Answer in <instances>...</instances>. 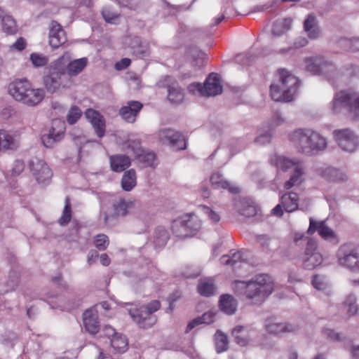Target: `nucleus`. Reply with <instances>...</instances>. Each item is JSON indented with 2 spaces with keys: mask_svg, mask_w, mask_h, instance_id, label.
Returning a JSON list of instances; mask_svg holds the SVG:
<instances>
[{
  "mask_svg": "<svg viewBox=\"0 0 359 359\" xmlns=\"http://www.w3.org/2000/svg\"><path fill=\"white\" fill-rule=\"evenodd\" d=\"M160 306V302L158 300H154L146 306L130 309L129 314L140 327L148 328L156 323V318L152 316V313L158 311Z\"/></svg>",
  "mask_w": 359,
  "mask_h": 359,
  "instance_id": "7",
  "label": "nucleus"
},
{
  "mask_svg": "<svg viewBox=\"0 0 359 359\" xmlns=\"http://www.w3.org/2000/svg\"><path fill=\"white\" fill-rule=\"evenodd\" d=\"M69 60V55L65 53L50 63L47 67L48 72L66 76L67 62Z\"/></svg>",
  "mask_w": 359,
  "mask_h": 359,
  "instance_id": "28",
  "label": "nucleus"
},
{
  "mask_svg": "<svg viewBox=\"0 0 359 359\" xmlns=\"http://www.w3.org/2000/svg\"><path fill=\"white\" fill-rule=\"evenodd\" d=\"M125 147L127 149H130L135 156L140 157L142 156V149L139 140H128L125 144Z\"/></svg>",
  "mask_w": 359,
  "mask_h": 359,
  "instance_id": "52",
  "label": "nucleus"
},
{
  "mask_svg": "<svg viewBox=\"0 0 359 359\" xmlns=\"http://www.w3.org/2000/svg\"><path fill=\"white\" fill-rule=\"evenodd\" d=\"M189 90L192 93H198L203 96L210 97L221 94L223 88L219 76L216 73H211L203 85L201 83H193L189 86Z\"/></svg>",
  "mask_w": 359,
  "mask_h": 359,
  "instance_id": "9",
  "label": "nucleus"
},
{
  "mask_svg": "<svg viewBox=\"0 0 359 359\" xmlns=\"http://www.w3.org/2000/svg\"><path fill=\"white\" fill-rule=\"evenodd\" d=\"M212 186L216 189H227L231 193H238V187L226 180L219 172H214L210 177Z\"/></svg>",
  "mask_w": 359,
  "mask_h": 359,
  "instance_id": "26",
  "label": "nucleus"
},
{
  "mask_svg": "<svg viewBox=\"0 0 359 359\" xmlns=\"http://www.w3.org/2000/svg\"><path fill=\"white\" fill-rule=\"evenodd\" d=\"M217 312L210 311L203 313L201 317H198L200 319V323L201 324H210L213 323L216 318Z\"/></svg>",
  "mask_w": 359,
  "mask_h": 359,
  "instance_id": "60",
  "label": "nucleus"
},
{
  "mask_svg": "<svg viewBox=\"0 0 359 359\" xmlns=\"http://www.w3.org/2000/svg\"><path fill=\"white\" fill-rule=\"evenodd\" d=\"M344 306L347 309V312L351 315H355L358 309L356 304V297L353 294H350L344 302Z\"/></svg>",
  "mask_w": 359,
  "mask_h": 359,
  "instance_id": "53",
  "label": "nucleus"
},
{
  "mask_svg": "<svg viewBox=\"0 0 359 359\" xmlns=\"http://www.w3.org/2000/svg\"><path fill=\"white\" fill-rule=\"evenodd\" d=\"M81 116V111L77 107H72L67 116V122L72 125L74 124Z\"/></svg>",
  "mask_w": 359,
  "mask_h": 359,
  "instance_id": "58",
  "label": "nucleus"
},
{
  "mask_svg": "<svg viewBox=\"0 0 359 359\" xmlns=\"http://www.w3.org/2000/svg\"><path fill=\"white\" fill-rule=\"evenodd\" d=\"M128 339L122 334H115L111 338V346L117 353H123L128 349Z\"/></svg>",
  "mask_w": 359,
  "mask_h": 359,
  "instance_id": "40",
  "label": "nucleus"
},
{
  "mask_svg": "<svg viewBox=\"0 0 359 359\" xmlns=\"http://www.w3.org/2000/svg\"><path fill=\"white\" fill-rule=\"evenodd\" d=\"M232 335L234 340L238 345L245 346L248 344L249 338L248 335V330L243 326H236L232 330Z\"/></svg>",
  "mask_w": 359,
  "mask_h": 359,
  "instance_id": "42",
  "label": "nucleus"
},
{
  "mask_svg": "<svg viewBox=\"0 0 359 359\" xmlns=\"http://www.w3.org/2000/svg\"><path fill=\"white\" fill-rule=\"evenodd\" d=\"M142 161L146 166H153L154 165L156 156L153 152L143 153L142 151Z\"/></svg>",
  "mask_w": 359,
  "mask_h": 359,
  "instance_id": "61",
  "label": "nucleus"
},
{
  "mask_svg": "<svg viewBox=\"0 0 359 359\" xmlns=\"http://www.w3.org/2000/svg\"><path fill=\"white\" fill-rule=\"evenodd\" d=\"M274 283L267 274H258L247 281L235 282V290L245 298L254 302H263L274 290Z\"/></svg>",
  "mask_w": 359,
  "mask_h": 359,
  "instance_id": "1",
  "label": "nucleus"
},
{
  "mask_svg": "<svg viewBox=\"0 0 359 359\" xmlns=\"http://www.w3.org/2000/svg\"><path fill=\"white\" fill-rule=\"evenodd\" d=\"M303 66L306 71L313 75H323L327 78L336 71L333 62L320 55L304 58Z\"/></svg>",
  "mask_w": 359,
  "mask_h": 359,
  "instance_id": "8",
  "label": "nucleus"
},
{
  "mask_svg": "<svg viewBox=\"0 0 359 359\" xmlns=\"http://www.w3.org/2000/svg\"><path fill=\"white\" fill-rule=\"evenodd\" d=\"M271 130L260 133L255 140L257 144L264 145L269 143L272 137Z\"/></svg>",
  "mask_w": 359,
  "mask_h": 359,
  "instance_id": "59",
  "label": "nucleus"
},
{
  "mask_svg": "<svg viewBox=\"0 0 359 359\" xmlns=\"http://www.w3.org/2000/svg\"><path fill=\"white\" fill-rule=\"evenodd\" d=\"M109 241L105 234H98L94 240L95 247L100 250H104L109 245Z\"/></svg>",
  "mask_w": 359,
  "mask_h": 359,
  "instance_id": "55",
  "label": "nucleus"
},
{
  "mask_svg": "<svg viewBox=\"0 0 359 359\" xmlns=\"http://www.w3.org/2000/svg\"><path fill=\"white\" fill-rule=\"evenodd\" d=\"M85 115L96 135L100 138L102 137L105 134V121L103 116L98 111L92 109H88Z\"/></svg>",
  "mask_w": 359,
  "mask_h": 359,
  "instance_id": "20",
  "label": "nucleus"
},
{
  "mask_svg": "<svg viewBox=\"0 0 359 359\" xmlns=\"http://www.w3.org/2000/svg\"><path fill=\"white\" fill-rule=\"evenodd\" d=\"M111 169L116 172L125 170L130 165V159L128 156L123 154L113 155L109 157Z\"/></svg>",
  "mask_w": 359,
  "mask_h": 359,
  "instance_id": "29",
  "label": "nucleus"
},
{
  "mask_svg": "<svg viewBox=\"0 0 359 359\" xmlns=\"http://www.w3.org/2000/svg\"><path fill=\"white\" fill-rule=\"evenodd\" d=\"M285 118L278 111L273 114L269 123L270 130H274L276 128L284 124Z\"/></svg>",
  "mask_w": 359,
  "mask_h": 359,
  "instance_id": "54",
  "label": "nucleus"
},
{
  "mask_svg": "<svg viewBox=\"0 0 359 359\" xmlns=\"http://www.w3.org/2000/svg\"><path fill=\"white\" fill-rule=\"evenodd\" d=\"M130 47L135 55L144 57L149 55V46L143 43L139 37L135 36L131 39Z\"/></svg>",
  "mask_w": 359,
  "mask_h": 359,
  "instance_id": "38",
  "label": "nucleus"
},
{
  "mask_svg": "<svg viewBox=\"0 0 359 359\" xmlns=\"http://www.w3.org/2000/svg\"><path fill=\"white\" fill-rule=\"evenodd\" d=\"M25 169V163L21 160H15L12 168V173L15 175H20Z\"/></svg>",
  "mask_w": 359,
  "mask_h": 359,
  "instance_id": "64",
  "label": "nucleus"
},
{
  "mask_svg": "<svg viewBox=\"0 0 359 359\" xmlns=\"http://www.w3.org/2000/svg\"><path fill=\"white\" fill-rule=\"evenodd\" d=\"M312 285L318 290H325L327 287V281L325 277L316 275L313 278Z\"/></svg>",
  "mask_w": 359,
  "mask_h": 359,
  "instance_id": "56",
  "label": "nucleus"
},
{
  "mask_svg": "<svg viewBox=\"0 0 359 359\" xmlns=\"http://www.w3.org/2000/svg\"><path fill=\"white\" fill-rule=\"evenodd\" d=\"M67 39L60 25L55 21L49 25V44L53 48H57L65 43Z\"/></svg>",
  "mask_w": 359,
  "mask_h": 359,
  "instance_id": "23",
  "label": "nucleus"
},
{
  "mask_svg": "<svg viewBox=\"0 0 359 359\" xmlns=\"http://www.w3.org/2000/svg\"><path fill=\"white\" fill-rule=\"evenodd\" d=\"M243 255L241 251H237L230 255H223L220 259V262L224 265H231L236 267V265L244 262Z\"/></svg>",
  "mask_w": 359,
  "mask_h": 359,
  "instance_id": "44",
  "label": "nucleus"
},
{
  "mask_svg": "<svg viewBox=\"0 0 359 359\" xmlns=\"http://www.w3.org/2000/svg\"><path fill=\"white\" fill-rule=\"evenodd\" d=\"M340 45L346 50H359V38L342 39L339 41Z\"/></svg>",
  "mask_w": 359,
  "mask_h": 359,
  "instance_id": "50",
  "label": "nucleus"
},
{
  "mask_svg": "<svg viewBox=\"0 0 359 359\" xmlns=\"http://www.w3.org/2000/svg\"><path fill=\"white\" fill-rule=\"evenodd\" d=\"M298 199L296 193L289 192L281 197V203L287 212H291L298 208Z\"/></svg>",
  "mask_w": 359,
  "mask_h": 359,
  "instance_id": "35",
  "label": "nucleus"
},
{
  "mask_svg": "<svg viewBox=\"0 0 359 359\" xmlns=\"http://www.w3.org/2000/svg\"><path fill=\"white\" fill-rule=\"evenodd\" d=\"M44 90L53 94L61 90L69 89L74 86V80L69 77L62 76L48 72L42 79Z\"/></svg>",
  "mask_w": 359,
  "mask_h": 359,
  "instance_id": "13",
  "label": "nucleus"
},
{
  "mask_svg": "<svg viewBox=\"0 0 359 359\" xmlns=\"http://www.w3.org/2000/svg\"><path fill=\"white\" fill-rule=\"evenodd\" d=\"M184 218L190 236L201 229V222L195 214L184 215Z\"/></svg>",
  "mask_w": 359,
  "mask_h": 359,
  "instance_id": "41",
  "label": "nucleus"
},
{
  "mask_svg": "<svg viewBox=\"0 0 359 359\" xmlns=\"http://www.w3.org/2000/svg\"><path fill=\"white\" fill-rule=\"evenodd\" d=\"M340 266L350 269L353 273H359V250L351 245L344 244L339 247L337 253Z\"/></svg>",
  "mask_w": 359,
  "mask_h": 359,
  "instance_id": "11",
  "label": "nucleus"
},
{
  "mask_svg": "<svg viewBox=\"0 0 359 359\" xmlns=\"http://www.w3.org/2000/svg\"><path fill=\"white\" fill-rule=\"evenodd\" d=\"M30 61L34 67H42L48 62V57L43 54L33 53L29 56Z\"/></svg>",
  "mask_w": 359,
  "mask_h": 359,
  "instance_id": "51",
  "label": "nucleus"
},
{
  "mask_svg": "<svg viewBox=\"0 0 359 359\" xmlns=\"http://www.w3.org/2000/svg\"><path fill=\"white\" fill-rule=\"evenodd\" d=\"M330 109L334 114L347 109L355 120H359V93L351 90L337 92L330 103Z\"/></svg>",
  "mask_w": 359,
  "mask_h": 359,
  "instance_id": "5",
  "label": "nucleus"
},
{
  "mask_svg": "<svg viewBox=\"0 0 359 359\" xmlns=\"http://www.w3.org/2000/svg\"><path fill=\"white\" fill-rule=\"evenodd\" d=\"M271 164L278 170L286 172L292 169L290 179L284 183V188L290 189L294 187L299 186L303 182L305 173V167L302 161L297 158H290L284 156L273 155L270 159Z\"/></svg>",
  "mask_w": 359,
  "mask_h": 359,
  "instance_id": "4",
  "label": "nucleus"
},
{
  "mask_svg": "<svg viewBox=\"0 0 359 359\" xmlns=\"http://www.w3.org/2000/svg\"><path fill=\"white\" fill-rule=\"evenodd\" d=\"M306 239V245L302 257V266L305 269L313 270L322 264L323 257L318 250L317 241L312 238Z\"/></svg>",
  "mask_w": 359,
  "mask_h": 359,
  "instance_id": "12",
  "label": "nucleus"
},
{
  "mask_svg": "<svg viewBox=\"0 0 359 359\" xmlns=\"http://www.w3.org/2000/svg\"><path fill=\"white\" fill-rule=\"evenodd\" d=\"M215 348L217 353L226 351L228 347V339L226 334L217 331L215 334Z\"/></svg>",
  "mask_w": 359,
  "mask_h": 359,
  "instance_id": "47",
  "label": "nucleus"
},
{
  "mask_svg": "<svg viewBox=\"0 0 359 359\" xmlns=\"http://www.w3.org/2000/svg\"><path fill=\"white\" fill-rule=\"evenodd\" d=\"M316 231H318L319 236L327 242L334 245L339 243L337 234L325 224V221H316L313 218H310L307 233L312 235Z\"/></svg>",
  "mask_w": 359,
  "mask_h": 359,
  "instance_id": "14",
  "label": "nucleus"
},
{
  "mask_svg": "<svg viewBox=\"0 0 359 359\" xmlns=\"http://www.w3.org/2000/svg\"><path fill=\"white\" fill-rule=\"evenodd\" d=\"M29 169L36 180L41 184H45L50 181L52 177L51 170L43 160L36 157L29 161Z\"/></svg>",
  "mask_w": 359,
  "mask_h": 359,
  "instance_id": "15",
  "label": "nucleus"
},
{
  "mask_svg": "<svg viewBox=\"0 0 359 359\" xmlns=\"http://www.w3.org/2000/svg\"><path fill=\"white\" fill-rule=\"evenodd\" d=\"M318 173L326 180L332 182H346L348 179L344 171L332 167L319 168Z\"/></svg>",
  "mask_w": 359,
  "mask_h": 359,
  "instance_id": "25",
  "label": "nucleus"
},
{
  "mask_svg": "<svg viewBox=\"0 0 359 359\" xmlns=\"http://www.w3.org/2000/svg\"><path fill=\"white\" fill-rule=\"evenodd\" d=\"M65 123L58 119L52 121V127L47 134L41 136V142L46 148L53 147L55 143L60 142L64 135Z\"/></svg>",
  "mask_w": 359,
  "mask_h": 359,
  "instance_id": "16",
  "label": "nucleus"
},
{
  "mask_svg": "<svg viewBox=\"0 0 359 359\" xmlns=\"http://www.w3.org/2000/svg\"><path fill=\"white\" fill-rule=\"evenodd\" d=\"M171 229L173 234L177 237L184 238L190 236L187 228L186 220H184V215L172 222L171 224Z\"/></svg>",
  "mask_w": 359,
  "mask_h": 359,
  "instance_id": "31",
  "label": "nucleus"
},
{
  "mask_svg": "<svg viewBox=\"0 0 359 359\" xmlns=\"http://www.w3.org/2000/svg\"><path fill=\"white\" fill-rule=\"evenodd\" d=\"M256 241L259 245L265 249H269L270 245L271 239L266 235H258L256 236Z\"/></svg>",
  "mask_w": 359,
  "mask_h": 359,
  "instance_id": "63",
  "label": "nucleus"
},
{
  "mask_svg": "<svg viewBox=\"0 0 359 359\" xmlns=\"http://www.w3.org/2000/svg\"><path fill=\"white\" fill-rule=\"evenodd\" d=\"M290 141L302 154L314 156L327 147V139L318 133L309 129H297L289 134Z\"/></svg>",
  "mask_w": 359,
  "mask_h": 359,
  "instance_id": "2",
  "label": "nucleus"
},
{
  "mask_svg": "<svg viewBox=\"0 0 359 359\" xmlns=\"http://www.w3.org/2000/svg\"><path fill=\"white\" fill-rule=\"evenodd\" d=\"M19 274L16 271H11L6 278L4 283L5 285L6 292L14 290L19 284Z\"/></svg>",
  "mask_w": 359,
  "mask_h": 359,
  "instance_id": "46",
  "label": "nucleus"
},
{
  "mask_svg": "<svg viewBox=\"0 0 359 359\" xmlns=\"http://www.w3.org/2000/svg\"><path fill=\"white\" fill-rule=\"evenodd\" d=\"M20 147L19 134L16 131L0 130V153L16 150Z\"/></svg>",
  "mask_w": 359,
  "mask_h": 359,
  "instance_id": "18",
  "label": "nucleus"
},
{
  "mask_svg": "<svg viewBox=\"0 0 359 359\" xmlns=\"http://www.w3.org/2000/svg\"><path fill=\"white\" fill-rule=\"evenodd\" d=\"M292 27L290 18L278 19L273 22L272 34L275 36H280L290 30Z\"/></svg>",
  "mask_w": 359,
  "mask_h": 359,
  "instance_id": "37",
  "label": "nucleus"
},
{
  "mask_svg": "<svg viewBox=\"0 0 359 359\" xmlns=\"http://www.w3.org/2000/svg\"><path fill=\"white\" fill-rule=\"evenodd\" d=\"M168 99L175 104L181 103L184 100V93L177 84L172 83L168 86Z\"/></svg>",
  "mask_w": 359,
  "mask_h": 359,
  "instance_id": "43",
  "label": "nucleus"
},
{
  "mask_svg": "<svg viewBox=\"0 0 359 359\" xmlns=\"http://www.w3.org/2000/svg\"><path fill=\"white\" fill-rule=\"evenodd\" d=\"M2 29L9 34H13L16 32V23L15 20L8 15H6L2 18Z\"/></svg>",
  "mask_w": 359,
  "mask_h": 359,
  "instance_id": "48",
  "label": "nucleus"
},
{
  "mask_svg": "<svg viewBox=\"0 0 359 359\" xmlns=\"http://www.w3.org/2000/svg\"><path fill=\"white\" fill-rule=\"evenodd\" d=\"M198 291L202 296L210 297L216 292V287L211 278L201 280L198 285Z\"/></svg>",
  "mask_w": 359,
  "mask_h": 359,
  "instance_id": "39",
  "label": "nucleus"
},
{
  "mask_svg": "<svg viewBox=\"0 0 359 359\" xmlns=\"http://www.w3.org/2000/svg\"><path fill=\"white\" fill-rule=\"evenodd\" d=\"M72 218V208L70 199L69 197H66L65 200V208L62 212V215L59 219V223L61 225L67 224Z\"/></svg>",
  "mask_w": 359,
  "mask_h": 359,
  "instance_id": "49",
  "label": "nucleus"
},
{
  "mask_svg": "<svg viewBox=\"0 0 359 359\" xmlns=\"http://www.w3.org/2000/svg\"><path fill=\"white\" fill-rule=\"evenodd\" d=\"M304 29L310 39H316L320 36V32L317 25L316 18L309 14L304 22Z\"/></svg>",
  "mask_w": 359,
  "mask_h": 359,
  "instance_id": "30",
  "label": "nucleus"
},
{
  "mask_svg": "<svg viewBox=\"0 0 359 359\" xmlns=\"http://www.w3.org/2000/svg\"><path fill=\"white\" fill-rule=\"evenodd\" d=\"M202 211L205 215H206L210 219L213 221L214 222H217L220 219L219 215L213 211L211 208L207 206H203L202 207Z\"/></svg>",
  "mask_w": 359,
  "mask_h": 359,
  "instance_id": "62",
  "label": "nucleus"
},
{
  "mask_svg": "<svg viewBox=\"0 0 359 359\" xmlns=\"http://www.w3.org/2000/svg\"><path fill=\"white\" fill-rule=\"evenodd\" d=\"M169 239L168 231L163 226H158L154 232V244L156 248H161L165 245Z\"/></svg>",
  "mask_w": 359,
  "mask_h": 359,
  "instance_id": "36",
  "label": "nucleus"
},
{
  "mask_svg": "<svg viewBox=\"0 0 359 359\" xmlns=\"http://www.w3.org/2000/svg\"><path fill=\"white\" fill-rule=\"evenodd\" d=\"M102 15L107 22L111 24L116 23V21L118 18V14L113 12L109 7H105L103 8Z\"/></svg>",
  "mask_w": 359,
  "mask_h": 359,
  "instance_id": "57",
  "label": "nucleus"
},
{
  "mask_svg": "<svg viewBox=\"0 0 359 359\" xmlns=\"http://www.w3.org/2000/svg\"><path fill=\"white\" fill-rule=\"evenodd\" d=\"M236 301L231 295L223 294L221 296L219 307L223 312L229 315L233 314L236 310Z\"/></svg>",
  "mask_w": 359,
  "mask_h": 359,
  "instance_id": "34",
  "label": "nucleus"
},
{
  "mask_svg": "<svg viewBox=\"0 0 359 359\" xmlns=\"http://www.w3.org/2000/svg\"><path fill=\"white\" fill-rule=\"evenodd\" d=\"M235 207L237 211L245 217H253L257 214V207L245 199L236 201Z\"/></svg>",
  "mask_w": 359,
  "mask_h": 359,
  "instance_id": "33",
  "label": "nucleus"
},
{
  "mask_svg": "<svg viewBox=\"0 0 359 359\" xmlns=\"http://www.w3.org/2000/svg\"><path fill=\"white\" fill-rule=\"evenodd\" d=\"M278 79L270 86L271 98L276 102H290L299 86V79L286 69H280Z\"/></svg>",
  "mask_w": 359,
  "mask_h": 359,
  "instance_id": "3",
  "label": "nucleus"
},
{
  "mask_svg": "<svg viewBox=\"0 0 359 359\" xmlns=\"http://www.w3.org/2000/svg\"><path fill=\"white\" fill-rule=\"evenodd\" d=\"M142 104L138 101H129L119 110V115L127 123H133L142 108Z\"/></svg>",
  "mask_w": 359,
  "mask_h": 359,
  "instance_id": "21",
  "label": "nucleus"
},
{
  "mask_svg": "<svg viewBox=\"0 0 359 359\" xmlns=\"http://www.w3.org/2000/svg\"><path fill=\"white\" fill-rule=\"evenodd\" d=\"M45 97V91L43 88L30 89L27 93L21 96L17 102L28 107H35L39 104Z\"/></svg>",
  "mask_w": 359,
  "mask_h": 359,
  "instance_id": "24",
  "label": "nucleus"
},
{
  "mask_svg": "<svg viewBox=\"0 0 359 359\" xmlns=\"http://www.w3.org/2000/svg\"><path fill=\"white\" fill-rule=\"evenodd\" d=\"M33 88L31 82L25 79H17L12 81L8 88L9 95L15 100H19L20 97L27 93Z\"/></svg>",
  "mask_w": 359,
  "mask_h": 359,
  "instance_id": "19",
  "label": "nucleus"
},
{
  "mask_svg": "<svg viewBox=\"0 0 359 359\" xmlns=\"http://www.w3.org/2000/svg\"><path fill=\"white\" fill-rule=\"evenodd\" d=\"M83 323L86 330L90 334H95L100 330L98 313L95 308L86 310L83 314Z\"/></svg>",
  "mask_w": 359,
  "mask_h": 359,
  "instance_id": "22",
  "label": "nucleus"
},
{
  "mask_svg": "<svg viewBox=\"0 0 359 359\" xmlns=\"http://www.w3.org/2000/svg\"><path fill=\"white\" fill-rule=\"evenodd\" d=\"M158 137L163 144H168L176 150L186 149V142L183 135L170 129H164L159 132Z\"/></svg>",
  "mask_w": 359,
  "mask_h": 359,
  "instance_id": "17",
  "label": "nucleus"
},
{
  "mask_svg": "<svg viewBox=\"0 0 359 359\" xmlns=\"http://www.w3.org/2000/svg\"><path fill=\"white\" fill-rule=\"evenodd\" d=\"M135 201L118 198L111 205L101 207L99 219L105 226H112L118 217L126 216L135 207Z\"/></svg>",
  "mask_w": 359,
  "mask_h": 359,
  "instance_id": "6",
  "label": "nucleus"
},
{
  "mask_svg": "<svg viewBox=\"0 0 359 359\" xmlns=\"http://www.w3.org/2000/svg\"><path fill=\"white\" fill-rule=\"evenodd\" d=\"M267 330L274 334L285 332H292L293 330L290 325L282 322H271L266 325Z\"/></svg>",
  "mask_w": 359,
  "mask_h": 359,
  "instance_id": "45",
  "label": "nucleus"
},
{
  "mask_svg": "<svg viewBox=\"0 0 359 359\" xmlns=\"http://www.w3.org/2000/svg\"><path fill=\"white\" fill-rule=\"evenodd\" d=\"M333 137L339 148L347 153H354L359 148L358 135L349 128L335 130L332 133Z\"/></svg>",
  "mask_w": 359,
  "mask_h": 359,
  "instance_id": "10",
  "label": "nucleus"
},
{
  "mask_svg": "<svg viewBox=\"0 0 359 359\" xmlns=\"http://www.w3.org/2000/svg\"><path fill=\"white\" fill-rule=\"evenodd\" d=\"M137 184V176L135 170L126 171L121 178V188L126 191H130Z\"/></svg>",
  "mask_w": 359,
  "mask_h": 359,
  "instance_id": "32",
  "label": "nucleus"
},
{
  "mask_svg": "<svg viewBox=\"0 0 359 359\" xmlns=\"http://www.w3.org/2000/svg\"><path fill=\"white\" fill-rule=\"evenodd\" d=\"M88 62L86 57L71 60L69 56V60L67 62L66 77L72 79V77L79 74L86 67Z\"/></svg>",
  "mask_w": 359,
  "mask_h": 359,
  "instance_id": "27",
  "label": "nucleus"
}]
</instances>
